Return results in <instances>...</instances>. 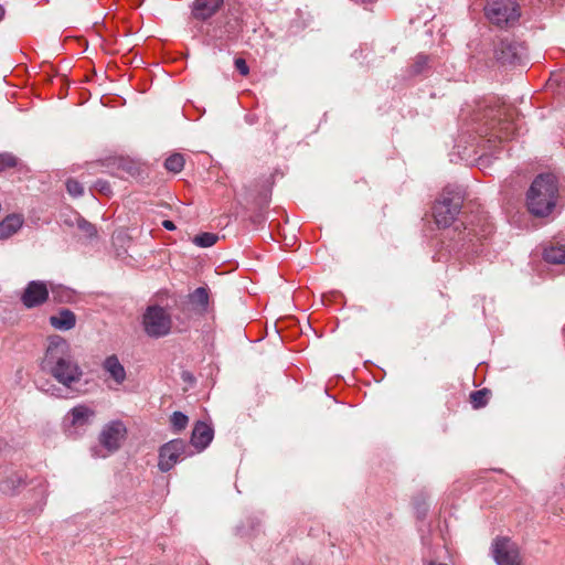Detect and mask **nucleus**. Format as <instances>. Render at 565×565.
Wrapping results in <instances>:
<instances>
[{"label":"nucleus","instance_id":"f257e3e1","mask_svg":"<svg viewBox=\"0 0 565 565\" xmlns=\"http://www.w3.org/2000/svg\"><path fill=\"white\" fill-rule=\"evenodd\" d=\"M462 202L461 191L446 186L434 204L433 216L437 226L447 230L448 243L443 242V244L449 253L482 254L493 234L494 226L484 211L457 218Z\"/></svg>","mask_w":565,"mask_h":565},{"label":"nucleus","instance_id":"f03ea898","mask_svg":"<svg viewBox=\"0 0 565 565\" xmlns=\"http://www.w3.org/2000/svg\"><path fill=\"white\" fill-rule=\"evenodd\" d=\"M42 369L54 377L63 387L49 384L41 390L46 394L64 398L65 391H74L83 377V370L72 353L70 343L60 335L49 339L45 355L42 361Z\"/></svg>","mask_w":565,"mask_h":565},{"label":"nucleus","instance_id":"7ed1b4c3","mask_svg":"<svg viewBox=\"0 0 565 565\" xmlns=\"http://www.w3.org/2000/svg\"><path fill=\"white\" fill-rule=\"evenodd\" d=\"M513 110L498 97H488L477 104L471 121L480 137H489L488 141L512 139L515 125L511 121Z\"/></svg>","mask_w":565,"mask_h":565},{"label":"nucleus","instance_id":"20e7f679","mask_svg":"<svg viewBox=\"0 0 565 565\" xmlns=\"http://www.w3.org/2000/svg\"><path fill=\"white\" fill-rule=\"evenodd\" d=\"M558 183L551 173L539 174L526 193V206L531 214L539 217L550 215L556 206Z\"/></svg>","mask_w":565,"mask_h":565},{"label":"nucleus","instance_id":"39448f33","mask_svg":"<svg viewBox=\"0 0 565 565\" xmlns=\"http://www.w3.org/2000/svg\"><path fill=\"white\" fill-rule=\"evenodd\" d=\"M146 334L159 339L168 335L172 328L171 315L160 306H149L142 316Z\"/></svg>","mask_w":565,"mask_h":565},{"label":"nucleus","instance_id":"423d86ee","mask_svg":"<svg viewBox=\"0 0 565 565\" xmlns=\"http://www.w3.org/2000/svg\"><path fill=\"white\" fill-rule=\"evenodd\" d=\"M489 21L498 26H510L518 22L520 11L513 0H489L486 8Z\"/></svg>","mask_w":565,"mask_h":565},{"label":"nucleus","instance_id":"0eeeda50","mask_svg":"<svg viewBox=\"0 0 565 565\" xmlns=\"http://www.w3.org/2000/svg\"><path fill=\"white\" fill-rule=\"evenodd\" d=\"M193 452L183 439H173L162 445L159 449L158 468L162 472L171 470L179 461L191 456Z\"/></svg>","mask_w":565,"mask_h":565},{"label":"nucleus","instance_id":"6e6552de","mask_svg":"<svg viewBox=\"0 0 565 565\" xmlns=\"http://www.w3.org/2000/svg\"><path fill=\"white\" fill-rule=\"evenodd\" d=\"M95 416V409L88 405L79 404L73 407L64 418L66 433L70 436H78L81 430H84L93 423Z\"/></svg>","mask_w":565,"mask_h":565},{"label":"nucleus","instance_id":"1a4fd4ad","mask_svg":"<svg viewBox=\"0 0 565 565\" xmlns=\"http://www.w3.org/2000/svg\"><path fill=\"white\" fill-rule=\"evenodd\" d=\"M491 553L498 565H521L519 546L509 537L494 539Z\"/></svg>","mask_w":565,"mask_h":565},{"label":"nucleus","instance_id":"9d476101","mask_svg":"<svg viewBox=\"0 0 565 565\" xmlns=\"http://www.w3.org/2000/svg\"><path fill=\"white\" fill-rule=\"evenodd\" d=\"M127 435V428L120 420H113L104 426L99 434V443L108 454L117 451Z\"/></svg>","mask_w":565,"mask_h":565},{"label":"nucleus","instance_id":"9b49d317","mask_svg":"<svg viewBox=\"0 0 565 565\" xmlns=\"http://www.w3.org/2000/svg\"><path fill=\"white\" fill-rule=\"evenodd\" d=\"M525 55V45L514 40L504 39L495 49V57L502 64L521 63Z\"/></svg>","mask_w":565,"mask_h":565},{"label":"nucleus","instance_id":"f8f14e48","mask_svg":"<svg viewBox=\"0 0 565 565\" xmlns=\"http://www.w3.org/2000/svg\"><path fill=\"white\" fill-rule=\"evenodd\" d=\"M49 291L46 282L32 280L26 285L21 296V302L28 309L39 307L47 300Z\"/></svg>","mask_w":565,"mask_h":565},{"label":"nucleus","instance_id":"ddd939ff","mask_svg":"<svg viewBox=\"0 0 565 565\" xmlns=\"http://www.w3.org/2000/svg\"><path fill=\"white\" fill-rule=\"evenodd\" d=\"M26 486V476L21 471H10L0 479V493L14 497Z\"/></svg>","mask_w":565,"mask_h":565},{"label":"nucleus","instance_id":"4468645a","mask_svg":"<svg viewBox=\"0 0 565 565\" xmlns=\"http://www.w3.org/2000/svg\"><path fill=\"white\" fill-rule=\"evenodd\" d=\"M224 0H194L192 15L194 19L205 21L212 18L223 6Z\"/></svg>","mask_w":565,"mask_h":565},{"label":"nucleus","instance_id":"2eb2a0df","mask_svg":"<svg viewBox=\"0 0 565 565\" xmlns=\"http://www.w3.org/2000/svg\"><path fill=\"white\" fill-rule=\"evenodd\" d=\"M214 431L204 422H198L192 430L191 444L199 451L205 449L213 439Z\"/></svg>","mask_w":565,"mask_h":565},{"label":"nucleus","instance_id":"dca6fc26","mask_svg":"<svg viewBox=\"0 0 565 565\" xmlns=\"http://www.w3.org/2000/svg\"><path fill=\"white\" fill-rule=\"evenodd\" d=\"M104 371L116 383L121 385L126 380V370L116 355H109L103 362Z\"/></svg>","mask_w":565,"mask_h":565},{"label":"nucleus","instance_id":"f3484780","mask_svg":"<svg viewBox=\"0 0 565 565\" xmlns=\"http://www.w3.org/2000/svg\"><path fill=\"white\" fill-rule=\"evenodd\" d=\"M50 323L55 329L67 331L75 327L76 317L73 311L63 309L58 315L50 317Z\"/></svg>","mask_w":565,"mask_h":565},{"label":"nucleus","instance_id":"a211bd4d","mask_svg":"<svg viewBox=\"0 0 565 565\" xmlns=\"http://www.w3.org/2000/svg\"><path fill=\"white\" fill-rule=\"evenodd\" d=\"M23 224L22 216L18 214L8 215L0 222V239H6L17 233Z\"/></svg>","mask_w":565,"mask_h":565},{"label":"nucleus","instance_id":"6ab92c4d","mask_svg":"<svg viewBox=\"0 0 565 565\" xmlns=\"http://www.w3.org/2000/svg\"><path fill=\"white\" fill-rule=\"evenodd\" d=\"M235 35V25L230 22H227L223 29L213 30V33H209V36L214 41L215 46L224 45L226 41L234 39Z\"/></svg>","mask_w":565,"mask_h":565},{"label":"nucleus","instance_id":"aec40b11","mask_svg":"<svg viewBox=\"0 0 565 565\" xmlns=\"http://www.w3.org/2000/svg\"><path fill=\"white\" fill-rule=\"evenodd\" d=\"M190 302L195 306L200 312H206L209 307V289L206 287H198L189 296Z\"/></svg>","mask_w":565,"mask_h":565},{"label":"nucleus","instance_id":"412c9836","mask_svg":"<svg viewBox=\"0 0 565 565\" xmlns=\"http://www.w3.org/2000/svg\"><path fill=\"white\" fill-rule=\"evenodd\" d=\"M543 257L550 264H565V245L556 244L545 248Z\"/></svg>","mask_w":565,"mask_h":565},{"label":"nucleus","instance_id":"4be33fe9","mask_svg":"<svg viewBox=\"0 0 565 565\" xmlns=\"http://www.w3.org/2000/svg\"><path fill=\"white\" fill-rule=\"evenodd\" d=\"M164 167L168 171L179 173L184 167V158L180 153H173L164 161Z\"/></svg>","mask_w":565,"mask_h":565},{"label":"nucleus","instance_id":"5701e85b","mask_svg":"<svg viewBox=\"0 0 565 565\" xmlns=\"http://www.w3.org/2000/svg\"><path fill=\"white\" fill-rule=\"evenodd\" d=\"M428 62H429V57L427 55L418 54L415 57V61L411 66V74L412 75L424 74L425 71L428 68Z\"/></svg>","mask_w":565,"mask_h":565},{"label":"nucleus","instance_id":"b1692460","mask_svg":"<svg viewBox=\"0 0 565 565\" xmlns=\"http://www.w3.org/2000/svg\"><path fill=\"white\" fill-rule=\"evenodd\" d=\"M217 235L214 233H202L193 238V243L200 247H211L217 242Z\"/></svg>","mask_w":565,"mask_h":565},{"label":"nucleus","instance_id":"393cba45","mask_svg":"<svg viewBox=\"0 0 565 565\" xmlns=\"http://www.w3.org/2000/svg\"><path fill=\"white\" fill-rule=\"evenodd\" d=\"M470 402L473 408H481L488 403V391L487 390H478L473 391L470 394Z\"/></svg>","mask_w":565,"mask_h":565},{"label":"nucleus","instance_id":"a878e982","mask_svg":"<svg viewBox=\"0 0 565 565\" xmlns=\"http://www.w3.org/2000/svg\"><path fill=\"white\" fill-rule=\"evenodd\" d=\"M189 418L181 412H174L171 416V425L174 430L180 431L188 425Z\"/></svg>","mask_w":565,"mask_h":565},{"label":"nucleus","instance_id":"bb28decb","mask_svg":"<svg viewBox=\"0 0 565 565\" xmlns=\"http://www.w3.org/2000/svg\"><path fill=\"white\" fill-rule=\"evenodd\" d=\"M18 164V159L12 153L2 152L0 153V172L14 168Z\"/></svg>","mask_w":565,"mask_h":565},{"label":"nucleus","instance_id":"cd10ccee","mask_svg":"<svg viewBox=\"0 0 565 565\" xmlns=\"http://www.w3.org/2000/svg\"><path fill=\"white\" fill-rule=\"evenodd\" d=\"M66 190L70 195L79 198L84 194V186L75 179H68L66 181Z\"/></svg>","mask_w":565,"mask_h":565},{"label":"nucleus","instance_id":"c85d7f7f","mask_svg":"<svg viewBox=\"0 0 565 565\" xmlns=\"http://www.w3.org/2000/svg\"><path fill=\"white\" fill-rule=\"evenodd\" d=\"M52 291L53 297L55 300L60 302L68 301L71 298V292L67 288H64L62 286H53L51 285V288L49 289Z\"/></svg>","mask_w":565,"mask_h":565},{"label":"nucleus","instance_id":"c756f323","mask_svg":"<svg viewBox=\"0 0 565 565\" xmlns=\"http://www.w3.org/2000/svg\"><path fill=\"white\" fill-rule=\"evenodd\" d=\"M94 189L104 195L111 194L110 184L106 180H102V179L96 180L94 183Z\"/></svg>","mask_w":565,"mask_h":565},{"label":"nucleus","instance_id":"7c9ffc66","mask_svg":"<svg viewBox=\"0 0 565 565\" xmlns=\"http://www.w3.org/2000/svg\"><path fill=\"white\" fill-rule=\"evenodd\" d=\"M234 65L242 76H247L249 74V67L243 57H236L234 60Z\"/></svg>","mask_w":565,"mask_h":565},{"label":"nucleus","instance_id":"2f4dec72","mask_svg":"<svg viewBox=\"0 0 565 565\" xmlns=\"http://www.w3.org/2000/svg\"><path fill=\"white\" fill-rule=\"evenodd\" d=\"M79 227L85 231V233L87 234V236L92 237L96 234V230H95V226L92 225L90 223L86 222V221H82L79 222Z\"/></svg>","mask_w":565,"mask_h":565},{"label":"nucleus","instance_id":"473e14b6","mask_svg":"<svg viewBox=\"0 0 565 565\" xmlns=\"http://www.w3.org/2000/svg\"><path fill=\"white\" fill-rule=\"evenodd\" d=\"M423 565H448V564L443 563V562H438V561H435V559H431V558L424 557L423 558Z\"/></svg>","mask_w":565,"mask_h":565},{"label":"nucleus","instance_id":"72a5a7b5","mask_svg":"<svg viewBox=\"0 0 565 565\" xmlns=\"http://www.w3.org/2000/svg\"><path fill=\"white\" fill-rule=\"evenodd\" d=\"M162 226H163L166 230H168V231H173V230H175V225H174V223H173L172 221H170V220H164V221L162 222Z\"/></svg>","mask_w":565,"mask_h":565},{"label":"nucleus","instance_id":"f704fd0d","mask_svg":"<svg viewBox=\"0 0 565 565\" xmlns=\"http://www.w3.org/2000/svg\"><path fill=\"white\" fill-rule=\"evenodd\" d=\"M3 14H4V9L2 8V6H0V20L3 18Z\"/></svg>","mask_w":565,"mask_h":565},{"label":"nucleus","instance_id":"c9c22d12","mask_svg":"<svg viewBox=\"0 0 565 565\" xmlns=\"http://www.w3.org/2000/svg\"><path fill=\"white\" fill-rule=\"evenodd\" d=\"M292 565H307V564L303 563V562L298 561V562H295Z\"/></svg>","mask_w":565,"mask_h":565},{"label":"nucleus","instance_id":"e433bc0d","mask_svg":"<svg viewBox=\"0 0 565 565\" xmlns=\"http://www.w3.org/2000/svg\"><path fill=\"white\" fill-rule=\"evenodd\" d=\"M362 2H373L374 0H361Z\"/></svg>","mask_w":565,"mask_h":565}]
</instances>
